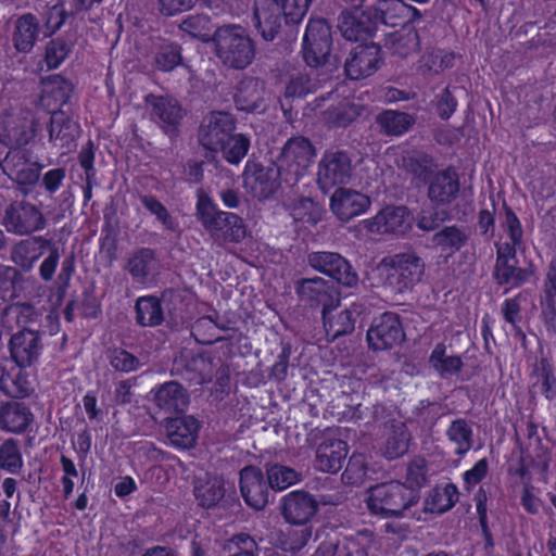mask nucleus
Returning a JSON list of instances; mask_svg holds the SVG:
<instances>
[{"mask_svg":"<svg viewBox=\"0 0 556 556\" xmlns=\"http://www.w3.org/2000/svg\"><path fill=\"white\" fill-rule=\"evenodd\" d=\"M414 217L406 205H387L375 216L363 219L362 227L370 233L404 237L413 228Z\"/></svg>","mask_w":556,"mask_h":556,"instance_id":"4468645a","label":"nucleus"},{"mask_svg":"<svg viewBox=\"0 0 556 556\" xmlns=\"http://www.w3.org/2000/svg\"><path fill=\"white\" fill-rule=\"evenodd\" d=\"M296 293L306 306L311 308L323 307V313L331 301L327 282L323 278L303 279L296 287Z\"/></svg>","mask_w":556,"mask_h":556,"instance_id":"4c0bfd02","label":"nucleus"},{"mask_svg":"<svg viewBox=\"0 0 556 556\" xmlns=\"http://www.w3.org/2000/svg\"><path fill=\"white\" fill-rule=\"evenodd\" d=\"M79 131V125L64 112H52L48 126L49 140L62 148H71Z\"/></svg>","mask_w":556,"mask_h":556,"instance_id":"c9c22d12","label":"nucleus"},{"mask_svg":"<svg viewBox=\"0 0 556 556\" xmlns=\"http://www.w3.org/2000/svg\"><path fill=\"white\" fill-rule=\"evenodd\" d=\"M522 293L519 292L518 294L507 298L502 303L501 307V315L503 320L506 324H509L511 326L513 331L515 332V336L517 338H520L522 340L526 339V333L523 332L520 324L522 321V313H521V301H522Z\"/></svg>","mask_w":556,"mask_h":556,"instance_id":"052dcab7","label":"nucleus"},{"mask_svg":"<svg viewBox=\"0 0 556 556\" xmlns=\"http://www.w3.org/2000/svg\"><path fill=\"white\" fill-rule=\"evenodd\" d=\"M352 160L348 152L327 150L318 163L317 184L328 192L336 186L349 184L352 177Z\"/></svg>","mask_w":556,"mask_h":556,"instance_id":"dca6fc26","label":"nucleus"},{"mask_svg":"<svg viewBox=\"0 0 556 556\" xmlns=\"http://www.w3.org/2000/svg\"><path fill=\"white\" fill-rule=\"evenodd\" d=\"M47 252V257L39 266V276L48 282L54 277L60 263L59 249L50 239L43 236H28L20 239L11 247L10 261L27 273Z\"/></svg>","mask_w":556,"mask_h":556,"instance_id":"7ed1b4c3","label":"nucleus"},{"mask_svg":"<svg viewBox=\"0 0 556 556\" xmlns=\"http://www.w3.org/2000/svg\"><path fill=\"white\" fill-rule=\"evenodd\" d=\"M349 453V445L341 439L326 440L316 450V468L324 472L337 473Z\"/></svg>","mask_w":556,"mask_h":556,"instance_id":"2f4dec72","label":"nucleus"},{"mask_svg":"<svg viewBox=\"0 0 556 556\" xmlns=\"http://www.w3.org/2000/svg\"><path fill=\"white\" fill-rule=\"evenodd\" d=\"M41 210L25 200L11 202L4 210L2 225L7 231L16 236L30 235L46 227Z\"/></svg>","mask_w":556,"mask_h":556,"instance_id":"2eb2a0df","label":"nucleus"},{"mask_svg":"<svg viewBox=\"0 0 556 556\" xmlns=\"http://www.w3.org/2000/svg\"><path fill=\"white\" fill-rule=\"evenodd\" d=\"M143 101L148 108L150 121L170 139L177 138L185 116V110L177 99L168 94L151 92L144 96Z\"/></svg>","mask_w":556,"mask_h":556,"instance_id":"ddd939ff","label":"nucleus"},{"mask_svg":"<svg viewBox=\"0 0 556 556\" xmlns=\"http://www.w3.org/2000/svg\"><path fill=\"white\" fill-rule=\"evenodd\" d=\"M459 492L458 488L453 482H447L444 485L437 484L433 486L426 497V510L432 514H444L451 510L458 502Z\"/></svg>","mask_w":556,"mask_h":556,"instance_id":"a19ab883","label":"nucleus"},{"mask_svg":"<svg viewBox=\"0 0 556 556\" xmlns=\"http://www.w3.org/2000/svg\"><path fill=\"white\" fill-rule=\"evenodd\" d=\"M291 216L302 227L315 226L320 220V207L309 198L295 200L291 207Z\"/></svg>","mask_w":556,"mask_h":556,"instance_id":"bf43d9fd","label":"nucleus"},{"mask_svg":"<svg viewBox=\"0 0 556 556\" xmlns=\"http://www.w3.org/2000/svg\"><path fill=\"white\" fill-rule=\"evenodd\" d=\"M427 185V197L435 207L450 205L460 191L459 175L451 165L437 170Z\"/></svg>","mask_w":556,"mask_h":556,"instance_id":"5701e85b","label":"nucleus"},{"mask_svg":"<svg viewBox=\"0 0 556 556\" xmlns=\"http://www.w3.org/2000/svg\"><path fill=\"white\" fill-rule=\"evenodd\" d=\"M551 464V452L548 447L543 446L541 443L536 448L534 457L528 462V457L520 455L516 465H508L507 472L509 476H516L523 481L520 493V505L523 510L529 515H538L543 504L542 500L534 494V486L532 484V475L530 468L538 470L541 475H546Z\"/></svg>","mask_w":556,"mask_h":556,"instance_id":"6e6552de","label":"nucleus"},{"mask_svg":"<svg viewBox=\"0 0 556 556\" xmlns=\"http://www.w3.org/2000/svg\"><path fill=\"white\" fill-rule=\"evenodd\" d=\"M469 236L457 225L444 226L432 236L433 244L441 254L451 257L458 253L468 242Z\"/></svg>","mask_w":556,"mask_h":556,"instance_id":"58836bf2","label":"nucleus"},{"mask_svg":"<svg viewBox=\"0 0 556 556\" xmlns=\"http://www.w3.org/2000/svg\"><path fill=\"white\" fill-rule=\"evenodd\" d=\"M386 283L394 291L403 293L419 282L425 264L414 251L395 253L380 262Z\"/></svg>","mask_w":556,"mask_h":556,"instance_id":"1a4fd4ad","label":"nucleus"},{"mask_svg":"<svg viewBox=\"0 0 556 556\" xmlns=\"http://www.w3.org/2000/svg\"><path fill=\"white\" fill-rule=\"evenodd\" d=\"M9 353L17 367L34 366L43 351L42 332L36 329H22L11 334Z\"/></svg>","mask_w":556,"mask_h":556,"instance_id":"6ab92c4d","label":"nucleus"},{"mask_svg":"<svg viewBox=\"0 0 556 556\" xmlns=\"http://www.w3.org/2000/svg\"><path fill=\"white\" fill-rule=\"evenodd\" d=\"M155 262L156 253L153 249L139 248L128 258L126 269L134 281L146 283Z\"/></svg>","mask_w":556,"mask_h":556,"instance_id":"79ce46f5","label":"nucleus"},{"mask_svg":"<svg viewBox=\"0 0 556 556\" xmlns=\"http://www.w3.org/2000/svg\"><path fill=\"white\" fill-rule=\"evenodd\" d=\"M338 28L349 41L367 40L378 29L369 5L362 10L343 11L339 16Z\"/></svg>","mask_w":556,"mask_h":556,"instance_id":"b1692460","label":"nucleus"},{"mask_svg":"<svg viewBox=\"0 0 556 556\" xmlns=\"http://www.w3.org/2000/svg\"><path fill=\"white\" fill-rule=\"evenodd\" d=\"M191 336L202 345H211L222 340L220 330L210 316L200 317L192 324Z\"/></svg>","mask_w":556,"mask_h":556,"instance_id":"680f3d73","label":"nucleus"},{"mask_svg":"<svg viewBox=\"0 0 556 556\" xmlns=\"http://www.w3.org/2000/svg\"><path fill=\"white\" fill-rule=\"evenodd\" d=\"M376 123L382 134L399 137L414 125L415 119L405 112L384 110L376 116Z\"/></svg>","mask_w":556,"mask_h":556,"instance_id":"c03bdc74","label":"nucleus"},{"mask_svg":"<svg viewBox=\"0 0 556 556\" xmlns=\"http://www.w3.org/2000/svg\"><path fill=\"white\" fill-rule=\"evenodd\" d=\"M135 320L140 327H157L164 321V311L156 295H142L135 303Z\"/></svg>","mask_w":556,"mask_h":556,"instance_id":"ea45409f","label":"nucleus"},{"mask_svg":"<svg viewBox=\"0 0 556 556\" xmlns=\"http://www.w3.org/2000/svg\"><path fill=\"white\" fill-rule=\"evenodd\" d=\"M153 400L166 413H184L189 404V394L181 383L167 381L154 391Z\"/></svg>","mask_w":556,"mask_h":556,"instance_id":"473e14b6","label":"nucleus"},{"mask_svg":"<svg viewBox=\"0 0 556 556\" xmlns=\"http://www.w3.org/2000/svg\"><path fill=\"white\" fill-rule=\"evenodd\" d=\"M40 33V24L33 13L17 17L13 31V45L18 52L28 53L33 50Z\"/></svg>","mask_w":556,"mask_h":556,"instance_id":"e433bc0d","label":"nucleus"},{"mask_svg":"<svg viewBox=\"0 0 556 556\" xmlns=\"http://www.w3.org/2000/svg\"><path fill=\"white\" fill-rule=\"evenodd\" d=\"M239 486L249 507L262 510L267 505L270 486L261 468L252 465L243 467L239 472Z\"/></svg>","mask_w":556,"mask_h":556,"instance_id":"4be33fe9","label":"nucleus"},{"mask_svg":"<svg viewBox=\"0 0 556 556\" xmlns=\"http://www.w3.org/2000/svg\"><path fill=\"white\" fill-rule=\"evenodd\" d=\"M73 91V84L56 75L43 85L40 100L51 114L52 112H62L61 108L70 101Z\"/></svg>","mask_w":556,"mask_h":556,"instance_id":"f704fd0d","label":"nucleus"},{"mask_svg":"<svg viewBox=\"0 0 556 556\" xmlns=\"http://www.w3.org/2000/svg\"><path fill=\"white\" fill-rule=\"evenodd\" d=\"M429 364L442 378L458 375L464 367L463 359L459 355H446V345L444 342L435 344L429 355Z\"/></svg>","mask_w":556,"mask_h":556,"instance_id":"37998d69","label":"nucleus"},{"mask_svg":"<svg viewBox=\"0 0 556 556\" xmlns=\"http://www.w3.org/2000/svg\"><path fill=\"white\" fill-rule=\"evenodd\" d=\"M383 63L382 49L378 43H361L354 47L344 64L350 79L361 80L374 75Z\"/></svg>","mask_w":556,"mask_h":556,"instance_id":"412c9836","label":"nucleus"},{"mask_svg":"<svg viewBox=\"0 0 556 556\" xmlns=\"http://www.w3.org/2000/svg\"><path fill=\"white\" fill-rule=\"evenodd\" d=\"M26 368L18 367L17 372L12 376L10 374L2 375L0 379L1 389L12 397H26L34 391L33 383Z\"/></svg>","mask_w":556,"mask_h":556,"instance_id":"5fc2aeb1","label":"nucleus"},{"mask_svg":"<svg viewBox=\"0 0 556 556\" xmlns=\"http://www.w3.org/2000/svg\"><path fill=\"white\" fill-rule=\"evenodd\" d=\"M386 45L393 54L406 58L419 46V36L412 25L390 34Z\"/></svg>","mask_w":556,"mask_h":556,"instance_id":"a18cd8bd","label":"nucleus"},{"mask_svg":"<svg viewBox=\"0 0 556 556\" xmlns=\"http://www.w3.org/2000/svg\"><path fill=\"white\" fill-rule=\"evenodd\" d=\"M315 91V84L308 74L299 73L292 75L286 85V99H303Z\"/></svg>","mask_w":556,"mask_h":556,"instance_id":"774afa93","label":"nucleus"},{"mask_svg":"<svg viewBox=\"0 0 556 556\" xmlns=\"http://www.w3.org/2000/svg\"><path fill=\"white\" fill-rule=\"evenodd\" d=\"M308 265L344 287H355L358 275L351 263L337 252L316 251L307 255Z\"/></svg>","mask_w":556,"mask_h":556,"instance_id":"f3484780","label":"nucleus"},{"mask_svg":"<svg viewBox=\"0 0 556 556\" xmlns=\"http://www.w3.org/2000/svg\"><path fill=\"white\" fill-rule=\"evenodd\" d=\"M376 25L406 27L421 18V12L404 0H377L369 5Z\"/></svg>","mask_w":556,"mask_h":556,"instance_id":"aec40b11","label":"nucleus"},{"mask_svg":"<svg viewBox=\"0 0 556 556\" xmlns=\"http://www.w3.org/2000/svg\"><path fill=\"white\" fill-rule=\"evenodd\" d=\"M34 421L30 408L22 402L11 401L0 406V428L5 432L24 433Z\"/></svg>","mask_w":556,"mask_h":556,"instance_id":"c756f323","label":"nucleus"},{"mask_svg":"<svg viewBox=\"0 0 556 556\" xmlns=\"http://www.w3.org/2000/svg\"><path fill=\"white\" fill-rule=\"evenodd\" d=\"M282 16L280 0H254V25L264 40L271 41L276 38Z\"/></svg>","mask_w":556,"mask_h":556,"instance_id":"bb28decb","label":"nucleus"},{"mask_svg":"<svg viewBox=\"0 0 556 556\" xmlns=\"http://www.w3.org/2000/svg\"><path fill=\"white\" fill-rule=\"evenodd\" d=\"M0 167L24 195L33 193L40 181L43 165L31 160L25 149H10Z\"/></svg>","mask_w":556,"mask_h":556,"instance_id":"9d476101","label":"nucleus"},{"mask_svg":"<svg viewBox=\"0 0 556 556\" xmlns=\"http://www.w3.org/2000/svg\"><path fill=\"white\" fill-rule=\"evenodd\" d=\"M370 204L369 197L346 188H338L330 198V208L341 222H349L364 214Z\"/></svg>","mask_w":556,"mask_h":556,"instance_id":"393cba45","label":"nucleus"},{"mask_svg":"<svg viewBox=\"0 0 556 556\" xmlns=\"http://www.w3.org/2000/svg\"><path fill=\"white\" fill-rule=\"evenodd\" d=\"M200 425L192 416L166 418L165 431L170 444L177 448H190L198 439Z\"/></svg>","mask_w":556,"mask_h":556,"instance_id":"c85d7f7f","label":"nucleus"},{"mask_svg":"<svg viewBox=\"0 0 556 556\" xmlns=\"http://www.w3.org/2000/svg\"><path fill=\"white\" fill-rule=\"evenodd\" d=\"M76 273V260L75 255L71 253L70 255H66L62 263H61V269L60 273L56 276V279L53 285L54 294L58 299V301H63L64 298L67 294V291L71 287V281L73 279V276Z\"/></svg>","mask_w":556,"mask_h":556,"instance_id":"0e129e2a","label":"nucleus"},{"mask_svg":"<svg viewBox=\"0 0 556 556\" xmlns=\"http://www.w3.org/2000/svg\"><path fill=\"white\" fill-rule=\"evenodd\" d=\"M195 217L218 244L240 243L247 236L243 218L236 213L219 210L202 189L197 193Z\"/></svg>","mask_w":556,"mask_h":556,"instance_id":"f03ea898","label":"nucleus"},{"mask_svg":"<svg viewBox=\"0 0 556 556\" xmlns=\"http://www.w3.org/2000/svg\"><path fill=\"white\" fill-rule=\"evenodd\" d=\"M446 437L451 442L456 444L455 453L459 456L465 455L472 447V428L464 418H457L451 421L446 429Z\"/></svg>","mask_w":556,"mask_h":556,"instance_id":"8fccbe9b","label":"nucleus"},{"mask_svg":"<svg viewBox=\"0 0 556 556\" xmlns=\"http://www.w3.org/2000/svg\"><path fill=\"white\" fill-rule=\"evenodd\" d=\"M406 485L419 494L420 489L428 481V464L422 457L412 459L406 468L405 475Z\"/></svg>","mask_w":556,"mask_h":556,"instance_id":"69168bd1","label":"nucleus"},{"mask_svg":"<svg viewBox=\"0 0 556 556\" xmlns=\"http://www.w3.org/2000/svg\"><path fill=\"white\" fill-rule=\"evenodd\" d=\"M243 179L247 186L263 197L270 195L278 187L285 185L279 181L276 166L275 168L265 167L252 159H249L244 165Z\"/></svg>","mask_w":556,"mask_h":556,"instance_id":"cd10ccee","label":"nucleus"},{"mask_svg":"<svg viewBox=\"0 0 556 556\" xmlns=\"http://www.w3.org/2000/svg\"><path fill=\"white\" fill-rule=\"evenodd\" d=\"M457 58L460 55L450 49L433 48L422 54L420 65L425 71L439 75L452 68Z\"/></svg>","mask_w":556,"mask_h":556,"instance_id":"49530a36","label":"nucleus"},{"mask_svg":"<svg viewBox=\"0 0 556 556\" xmlns=\"http://www.w3.org/2000/svg\"><path fill=\"white\" fill-rule=\"evenodd\" d=\"M265 470L270 489L277 492L283 491L301 480V473L289 466L267 463Z\"/></svg>","mask_w":556,"mask_h":556,"instance_id":"09e8293b","label":"nucleus"},{"mask_svg":"<svg viewBox=\"0 0 556 556\" xmlns=\"http://www.w3.org/2000/svg\"><path fill=\"white\" fill-rule=\"evenodd\" d=\"M213 41L217 58L228 67L244 70L255 58L254 42L241 26L217 28Z\"/></svg>","mask_w":556,"mask_h":556,"instance_id":"39448f33","label":"nucleus"},{"mask_svg":"<svg viewBox=\"0 0 556 556\" xmlns=\"http://www.w3.org/2000/svg\"><path fill=\"white\" fill-rule=\"evenodd\" d=\"M369 477V467L367 457L361 453H354L350 456L346 467L342 472V481L346 485L359 486Z\"/></svg>","mask_w":556,"mask_h":556,"instance_id":"6e6d98bb","label":"nucleus"},{"mask_svg":"<svg viewBox=\"0 0 556 556\" xmlns=\"http://www.w3.org/2000/svg\"><path fill=\"white\" fill-rule=\"evenodd\" d=\"M193 495L199 507L206 510L217 508L225 516L235 515L241 507L235 484L222 475L206 473L204 478L197 479Z\"/></svg>","mask_w":556,"mask_h":556,"instance_id":"0eeeda50","label":"nucleus"},{"mask_svg":"<svg viewBox=\"0 0 556 556\" xmlns=\"http://www.w3.org/2000/svg\"><path fill=\"white\" fill-rule=\"evenodd\" d=\"M315 155L308 138L296 136L288 139L275 162L279 181L289 188L296 186L306 175Z\"/></svg>","mask_w":556,"mask_h":556,"instance_id":"423d86ee","label":"nucleus"},{"mask_svg":"<svg viewBox=\"0 0 556 556\" xmlns=\"http://www.w3.org/2000/svg\"><path fill=\"white\" fill-rule=\"evenodd\" d=\"M318 504L305 491H292L282 498V515L292 525H306L317 513Z\"/></svg>","mask_w":556,"mask_h":556,"instance_id":"a878e982","label":"nucleus"},{"mask_svg":"<svg viewBox=\"0 0 556 556\" xmlns=\"http://www.w3.org/2000/svg\"><path fill=\"white\" fill-rule=\"evenodd\" d=\"M473 501L476 504V511L478 515L479 525L481 528V533L484 540V548L493 549L494 548V540L492 532L489 527L488 519V494L483 486H480L478 491L473 495Z\"/></svg>","mask_w":556,"mask_h":556,"instance_id":"e2e57ef3","label":"nucleus"},{"mask_svg":"<svg viewBox=\"0 0 556 556\" xmlns=\"http://www.w3.org/2000/svg\"><path fill=\"white\" fill-rule=\"evenodd\" d=\"M182 48L179 43L168 42L161 45L154 53L153 64L163 73H169L182 65Z\"/></svg>","mask_w":556,"mask_h":556,"instance_id":"603ef678","label":"nucleus"},{"mask_svg":"<svg viewBox=\"0 0 556 556\" xmlns=\"http://www.w3.org/2000/svg\"><path fill=\"white\" fill-rule=\"evenodd\" d=\"M331 46V27L328 22L321 17H311L307 22L302 41L304 62L313 68L324 65L330 55Z\"/></svg>","mask_w":556,"mask_h":556,"instance_id":"f8f14e48","label":"nucleus"},{"mask_svg":"<svg viewBox=\"0 0 556 556\" xmlns=\"http://www.w3.org/2000/svg\"><path fill=\"white\" fill-rule=\"evenodd\" d=\"M39 317L33 304L11 303L2 311L0 325L7 332H13L14 329H34L33 326L38 324Z\"/></svg>","mask_w":556,"mask_h":556,"instance_id":"7c9ffc66","label":"nucleus"},{"mask_svg":"<svg viewBox=\"0 0 556 556\" xmlns=\"http://www.w3.org/2000/svg\"><path fill=\"white\" fill-rule=\"evenodd\" d=\"M323 321L327 336L334 340L354 331L356 324L355 311L345 308L333 317H328L327 311H325Z\"/></svg>","mask_w":556,"mask_h":556,"instance_id":"de8ad7c7","label":"nucleus"},{"mask_svg":"<svg viewBox=\"0 0 556 556\" xmlns=\"http://www.w3.org/2000/svg\"><path fill=\"white\" fill-rule=\"evenodd\" d=\"M409 434L404 428L392 430L384 445V456L389 460L402 457L408 451Z\"/></svg>","mask_w":556,"mask_h":556,"instance_id":"338daca9","label":"nucleus"},{"mask_svg":"<svg viewBox=\"0 0 556 556\" xmlns=\"http://www.w3.org/2000/svg\"><path fill=\"white\" fill-rule=\"evenodd\" d=\"M24 466L18 441L10 438L0 444V470L18 475Z\"/></svg>","mask_w":556,"mask_h":556,"instance_id":"864d4df0","label":"nucleus"},{"mask_svg":"<svg viewBox=\"0 0 556 556\" xmlns=\"http://www.w3.org/2000/svg\"><path fill=\"white\" fill-rule=\"evenodd\" d=\"M418 493L401 481L381 482L367 491L366 505L371 515L380 518L401 517L406 509L417 504Z\"/></svg>","mask_w":556,"mask_h":556,"instance_id":"20e7f679","label":"nucleus"},{"mask_svg":"<svg viewBox=\"0 0 556 556\" xmlns=\"http://www.w3.org/2000/svg\"><path fill=\"white\" fill-rule=\"evenodd\" d=\"M503 211L505 216L504 228L509 241L496 242L495 244H507L513 250H523V229L519 217L505 201L503 202Z\"/></svg>","mask_w":556,"mask_h":556,"instance_id":"13d9d810","label":"nucleus"},{"mask_svg":"<svg viewBox=\"0 0 556 556\" xmlns=\"http://www.w3.org/2000/svg\"><path fill=\"white\" fill-rule=\"evenodd\" d=\"M404 164L408 173L413 174L418 180L425 184L431 179L437 168L433 156L426 152H417L404 159Z\"/></svg>","mask_w":556,"mask_h":556,"instance_id":"4d7b16f0","label":"nucleus"},{"mask_svg":"<svg viewBox=\"0 0 556 556\" xmlns=\"http://www.w3.org/2000/svg\"><path fill=\"white\" fill-rule=\"evenodd\" d=\"M369 349L375 352L389 351L405 340V331L395 313L386 312L377 318L366 334Z\"/></svg>","mask_w":556,"mask_h":556,"instance_id":"a211bd4d","label":"nucleus"},{"mask_svg":"<svg viewBox=\"0 0 556 556\" xmlns=\"http://www.w3.org/2000/svg\"><path fill=\"white\" fill-rule=\"evenodd\" d=\"M34 136V121H22L13 116L0 119V142L8 147L26 146Z\"/></svg>","mask_w":556,"mask_h":556,"instance_id":"72a5a7b5","label":"nucleus"},{"mask_svg":"<svg viewBox=\"0 0 556 556\" xmlns=\"http://www.w3.org/2000/svg\"><path fill=\"white\" fill-rule=\"evenodd\" d=\"M496 256L492 271L495 283L500 287H506L507 293L511 289L520 288L526 285L534 274L532 263L527 267L519 266L517 252L507 244H495Z\"/></svg>","mask_w":556,"mask_h":556,"instance_id":"9b49d317","label":"nucleus"},{"mask_svg":"<svg viewBox=\"0 0 556 556\" xmlns=\"http://www.w3.org/2000/svg\"><path fill=\"white\" fill-rule=\"evenodd\" d=\"M237 121L232 114L212 111L199 127V143L207 151L222 152L223 159L239 165L251 148L249 135L236 134Z\"/></svg>","mask_w":556,"mask_h":556,"instance_id":"f257e3e1","label":"nucleus"},{"mask_svg":"<svg viewBox=\"0 0 556 556\" xmlns=\"http://www.w3.org/2000/svg\"><path fill=\"white\" fill-rule=\"evenodd\" d=\"M533 376L540 384V391L548 401L556 399V376L549 358L541 357L533 367Z\"/></svg>","mask_w":556,"mask_h":556,"instance_id":"3c124183","label":"nucleus"}]
</instances>
